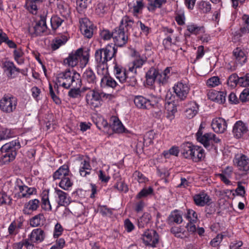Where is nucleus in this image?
I'll return each mask as SVG.
<instances>
[{
  "mask_svg": "<svg viewBox=\"0 0 249 249\" xmlns=\"http://www.w3.org/2000/svg\"><path fill=\"white\" fill-rule=\"evenodd\" d=\"M56 85L58 92V86H61L66 89L71 87L78 88L82 85L81 76L74 70L67 69L63 72L58 73L56 77Z\"/></svg>",
  "mask_w": 249,
  "mask_h": 249,
  "instance_id": "f257e3e1",
  "label": "nucleus"
},
{
  "mask_svg": "<svg viewBox=\"0 0 249 249\" xmlns=\"http://www.w3.org/2000/svg\"><path fill=\"white\" fill-rule=\"evenodd\" d=\"M18 140H15L4 144L0 148L2 154L0 158V162L6 164L14 160L17 154V151L20 148Z\"/></svg>",
  "mask_w": 249,
  "mask_h": 249,
  "instance_id": "f03ea898",
  "label": "nucleus"
},
{
  "mask_svg": "<svg viewBox=\"0 0 249 249\" xmlns=\"http://www.w3.org/2000/svg\"><path fill=\"white\" fill-rule=\"evenodd\" d=\"M117 48L112 44H108L105 48L95 51L94 56L96 63H107L112 58L115 60Z\"/></svg>",
  "mask_w": 249,
  "mask_h": 249,
  "instance_id": "7ed1b4c3",
  "label": "nucleus"
},
{
  "mask_svg": "<svg viewBox=\"0 0 249 249\" xmlns=\"http://www.w3.org/2000/svg\"><path fill=\"white\" fill-rule=\"evenodd\" d=\"M89 54L87 52H83L82 48L77 49L74 53L72 52L69 56L65 58L64 63L69 66L73 67L79 62L81 67H85L88 63Z\"/></svg>",
  "mask_w": 249,
  "mask_h": 249,
  "instance_id": "20e7f679",
  "label": "nucleus"
},
{
  "mask_svg": "<svg viewBox=\"0 0 249 249\" xmlns=\"http://www.w3.org/2000/svg\"><path fill=\"white\" fill-rule=\"evenodd\" d=\"M160 99L155 96L147 99L142 96H137L134 99V102L137 107L140 109H150L151 108H160Z\"/></svg>",
  "mask_w": 249,
  "mask_h": 249,
  "instance_id": "39448f33",
  "label": "nucleus"
},
{
  "mask_svg": "<svg viewBox=\"0 0 249 249\" xmlns=\"http://www.w3.org/2000/svg\"><path fill=\"white\" fill-rule=\"evenodd\" d=\"M196 140L208 150L213 149L215 143H218L221 142L220 139L216 137L213 133H206L203 135L200 128L196 133Z\"/></svg>",
  "mask_w": 249,
  "mask_h": 249,
  "instance_id": "423d86ee",
  "label": "nucleus"
},
{
  "mask_svg": "<svg viewBox=\"0 0 249 249\" xmlns=\"http://www.w3.org/2000/svg\"><path fill=\"white\" fill-rule=\"evenodd\" d=\"M233 165L240 171L243 172L247 175L249 171V158L242 154L237 153L233 159Z\"/></svg>",
  "mask_w": 249,
  "mask_h": 249,
  "instance_id": "0eeeda50",
  "label": "nucleus"
},
{
  "mask_svg": "<svg viewBox=\"0 0 249 249\" xmlns=\"http://www.w3.org/2000/svg\"><path fill=\"white\" fill-rule=\"evenodd\" d=\"M129 33L119 27L115 28L113 31V39L115 44L112 46L122 47L125 45L128 41Z\"/></svg>",
  "mask_w": 249,
  "mask_h": 249,
  "instance_id": "6e6552de",
  "label": "nucleus"
},
{
  "mask_svg": "<svg viewBox=\"0 0 249 249\" xmlns=\"http://www.w3.org/2000/svg\"><path fill=\"white\" fill-rule=\"evenodd\" d=\"M173 89L176 95L181 100H183L186 98L190 88L186 80H182L175 84Z\"/></svg>",
  "mask_w": 249,
  "mask_h": 249,
  "instance_id": "1a4fd4ad",
  "label": "nucleus"
},
{
  "mask_svg": "<svg viewBox=\"0 0 249 249\" xmlns=\"http://www.w3.org/2000/svg\"><path fill=\"white\" fill-rule=\"evenodd\" d=\"M17 99L10 94H4L0 100V109H16Z\"/></svg>",
  "mask_w": 249,
  "mask_h": 249,
  "instance_id": "9d476101",
  "label": "nucleus"
},
{
  "mask_svg": "<svg viewBox=\"0 0 249 249\" xmlns=\"http://www.w3.org/2000/svg\"><path fill=\"white\" fill-rule=\"evenodd\" d=\"M47 34V26L46 25V16H41L40 20L37 22L34 27V32L32 33L33 36H41L42 34Z\"/></svg>",
  "mask_w": 249,
  "mask_h": 249,
  "instance_id": "9b49d317",
  "label": "nucleus"
},
{
  "mask_svg": "<svg viewBox=\"0 0 249 249\" xmlns=\"http://www.w3.org/2000/svg\"><path fill=\"white\" fill-rule=\"evenodd\" d=\"M248 128L246 124L241 121H238L234 124L232 133L235 138L240 139L243 138L247 134Z\"/></svg>",
  "mask_w": 249,
  "mask_h": 249,
  "instance_id": "f8f14e48",
  "label": "nucleus"
},
{
  "mask_svg": "<svg viewBox=\"0 0 249 249\" xmlns=\"http://www.w3.org/2000/svg\"><path fill=\"white\" fill-rule=\"evenodd\" d=\"M142 235L143 241L152 247H155L159 241V235L154 230H148Z\"/></svg>",
  "mask_w": 249,
  "mask_h": 249,
  "instance_id": "ddd939ff",
  "label": "nucleus"
},
{
  "mask_svg": "<svg viewBox=\"0 0 249 249\" xmlns=\"http://www.w3.org/2000/svg\"><path fill=\"white\" fill-rule=\"evenodd\" d=\"M84 80L89 84L90 87H86L83 88L84 90L89 89L95 85L97 82V78L94 71L90 68L87 69L83 74Z\"/></svg>",
  "mask_w": 249,
  "mask_h": 249,
  "instance_id": "4468645a",
  "label": "nucleus"
},
{
  "mask_svg": "<svg viewBox=\"0 0 249 249\" xmlns=\"http://www.w3.org/2000/svg\"><path fill=\"white\" fill-rule=\"evenodd\" d=\"M80 29L83 35L86 37L90 38L93 35V25L87 18H83L80 21Z\"/></svg>",
  "mask_w": 249,
  "mask_h": 249,
  "instance_id": "2eb2a0df",
  "label": "nucleus"
},
{
  "mask_svg": "<svg viewBox=\"0 0 249 249\" xmlns=\"http://www.w3.org/2000/svg\"><path fill=\"white\" fill-rule=\"evenodd\" d=\"M211 126L213 131L217 133H223L227 129V123L224 119L216 118L213 119Z\"/></svg>",
  "mask_w": 249,
  "mask_h": 249,
  "instance_id": "dca6fc26",
  "label": "nucleus"
},
{
  "mask_svg": "<svg viewBox=\"0 0 249 249\" xmlns=\"http://www.w3.org/2000/svg\"><path fill=\"white\" fill-rule=\"evenodd\" d=\"M3 68L8 77L10 78H15L19 72L22 73V71L17 68L13 62H5L3 64Z\"/></svg>",
  "mask_w": 249,
  "mask_h": 249,
  "instance_id": "f3484780",
  "label": "nucleus"
},
{
  "mask_svg": "<svg viewBox=\"0 0 249 249\" xmlns=\"http://www.w3.org/2000/svg\"><path fill=\"white\" fill-rule=\"evenodd\" d=\"M46 234L43 230L37 228L33 230L29 235L30 241L33 243H41L45 239Z\"/></svg>",
  "mask_w": 249,
  "mask_h": 249,
  "instance_id": "a211bd4d",
  "label": "nucleus"
},
{
  "mask_svg": "<svg viewBox=\"0 0 249 249\" xmlns=\"http://www.w3.org/2000/svg\"><path fill=\"white\" fill-rule=\"evenodd\" d=\"M113 71L116 77L119 80L121 83H124V81L125 79V76L127 73L125 68L122 65L118 64L116 62H114Z\"/></svg>",
  "mask_w": 249,
  "mask_h": 249,
  "instance_id": "6ab92c4d",
  "label": "nucleus"
},
{
  "mask_svg": "<svg viewBox=\"0 0 249 249\" xmlns=\"http://www.w3.org/2000/svg\"><path fill=\"white\" fill-rule=\"evenodd\" d=\"M194 201L195 204L198 206H204L206 204H209L212 201L210 197L207 194L202 192L198 194L195 195L193 196Z\"/></svg>",
  "mask_w": 249,
  "mask_h": 249,
  "instance_id": "aec40b11",
  "label": "nucleus"
},
{
  "mask_svg": "<svg viewBox=\"0 0 249 249\" xmlns=\"http://www.w3.org/2000/svg\"><path fill=\"white\" fill-rule=\"evenodd\" d=\"M110 126L113 131L117 133L125 132V128L119 118L116 116H112L110 118Z\"/></svg>",
  "mask_w": 249,
  "mask_h": 249,
  "instance_id": "412c9836",
  "label": "nucleus"
},
{
  "mask_svg": "<svg viewBox=\"0 0 249 249\" xmlns=\"http://www.w3.org/2000/svg\"><path fill=\"white\" fill-rule=\"evenodd\" d=\"M57 9L64 18H67L71 14L69 6L62 0H55Z\"/></svg>",
  "mask_w": 249,
  "mask_h": 249,
  "instance_id": "4be33fe9",
  "label": "nucleus"
},
{
  "mask_svg": "<svg viewBox=\"0 0 249 249\" xmlns=\"http://www.w3.org/2000/svg\"><path fill=\"white\" fill-rule=\"evenodd\" d=\"M194 147L195 146L191 143H183L180 146L181 153L185 158L191 159L192 158V153H194V152H193Z\"/></svg>",
  "mask_w": 249,
  "mask_h": 249,
  "instance_id": "5701e85b",
  "label": "nucleus"
},
{
  "mask_svg": "<svg viewBox=\"0 0 249 249\" xmlns=\"http://www.w3.org/2000/svg\"><path fill=\"white\" fill-rule=\"evenodd\" d=\"M18 190V194L19 198H29L36 193V189L35 187H28L26 185L23 186Z\"/></svg>",
  "mask_w": 249,
  "mask_h": 249,
  "instance_id": "b1692460",
  "label": "nucleus"
},
{
  "mask_svg": "<svg viewBox=\"0 0 249 249\" xmlns=\"http://www.w3.org/2000/svg\"><path fill=\"white\" fill-rule=\"evenodd\" d=\"M97 74L101 76V83L104 82V79L108 75V66L107 63H96Z\"/></svg>",
  "mask_w": 249,
  "mask_h": 249,
  "instance_id": "393cba45",
  "label": "nucleus"
},
{
  "mask_svg": "<svg viewBox=\"0 0 249 249\" xmlns=\"http://www.w3.org/2000/svg\"><path fill=\"white\" fill-rule=\"evenodd\" d=\"M55 192L58 198V204L59 206H65L70 203V199L67 193L63 191L55 188Z\"/></svg>",
  "mask_w": 249,
  "mask_h": 249,
  "instance_id": "a878e982",
  "label": "nucleus"
},
{
  "mask_svg": "<svg viewBox=\"0 0 249 249\" xmlns=\"http://www.w3.org/2000/svg\"><path fill=\"white\" fill-rule=\"evenodd\" d=\"M158 71L154 67H151L146 73L145 78L148 85L152 86L157 80Z\"/></svg>",
  "mask_w": 249,
  "mask_h": 249,
  "instance_id": "bb28decb",
  "label": "nucleus"
},
{
  "mask_svg": "<svg viewBox=\"0 0 249 249\" xmlns=\"http://www.w3.org/2000/svg\"><path fill=\"white\" fill-rule=\"evenodd\" d=\"M133 24L134 21L133 19L128 16H125L122 18L118 27L124 29V31L129 33V30L132 29Z\"/></svg>",
  "mask_w": 249,
  "mask_h": 249,
  "instance_id": "cd10ccee",
  "label": "nucleus"
},
{
  "mask_svg": "<svg viewBox=\"0 0 249 249\" xmlns=\"http://www.w3.org/2000/svg\"><path fill=\"white\" fill-rule=\"evenodd\" d=\"M194 152V153H192V158L191 159L194 162H199L204 158V151L201 147L195 146L193 152Z\"/></svg>",
  "mask_w": 249,
  "mask_h": 249,
  "instance_id": "c85d7f7f",
  "label": "nucleus"
},
{
  "mask_svg": "<svg viewBox=\"0 0 249 249\" xmlns=\"http://www.w3.org/2000/svg\"><path fill=\"white\" fill-rule=\"evenodd\" d=\"M233 55L239 64L242 65L246 63L247 56L244 51L240 48L237 47L233 51Z\"/></svg>",
  "mask_w": 249,
  "mask_h": 249,
  "instance_id": "c756f323",
  "label": "nucleus"
},
{
  "mask_svg": "<svg viewBox=\"0 0 249 249\" xmlns=\"http://www.w3.org/2000/svg\"><path fill=\"white\" fill-rule=\"evenodd\" d=\"M129 8L132 10V12L134 16H137L141 13L144 7L143 0H136V2L133 4H128Z\"/></svg>",
  "mask_w": 249,
  "mask_h": 249,
  "instance_id": "7c9ffc66",
  "label": "nucleus"
},
{
  "mask_svg": "<svg viewBox=\"0 0 249 249\" xmlns=\"http://www.w3.org/2000/svg\"><path fill=\"white\" fill-rule=\"evenodd\" d=\"M107 96V98L108 97H111L112 95L111 94H104L103 93H100L97 90L95 89L90 90L86 95V101H90L92 99H97V100H101V98L102 97Z\"/></svg>",
  "mask_w": 249,
  "mask_h": 249,
  "instance_id": "2f4dec72",
  "label": "nucleus"
},
{
  "mask_svg": "<svg viewBox=\"0 0 249 249\" xmlns=\"http://www.w3.org/2000/svg\"><path fill=\"white\" fill-rule=\"evenodd\" d=\"M69 169L68 166L63 165L57 170L53 174V178L54 180L60 179L69 175Z\"/></svg>",
  "mask_w": 249,
  "mask_h": 249,
  "instance_id": "473e14b6",
  "label": "nucleus"
},
{
  "mask_svg": "<svg viewBox=\"0 0 249 249\" xmlns=\"http://www.w3.org/2000/svg\"><path fill=\"white\" fill-rule=\"evenodd\" d=\"M91 167L89 160H84L81 162V165L79 169V173L81 176L86 177L87 175L90 174Z\"/></svg>",
  "mask_w": 249,
  "mask_h": 249,
  "instance_id": "72a5a7b5",
  "label": "nucleus"
},
{
  "mask_svg": "<svg viewBox=\"0 0 249 249\" xmlns=\"http://www.w3.org/2000/svg\"><path fill=\"white\" fill-rule=\"evenodd\" d=\"M40 201L37 199L30 200L28 203L25 204L24 209L23 211L24 213H27L26 210L32 211H36L39 207Z\"/></svg>",
  "mask_w": 249,
  "mask_h": 249,
  "instance_id": "f704fd0d",
  "label": "nucleus"
},
{
  "mask_svg": "<svg viewBox=\"0 0 249 249\" xmlns=\"http://www.w3.org/2000/svg\"><path fill=\"white\" fill-rule=\"evenodd\" d=\"M68 40L67 36L62 35L56 37L52 44V48L53 50L58 49L61 46L64 45Z\"/></svg>",
  "mask_w": 249,
  "mask_h": 249,
  "instance_id": "c9c22d12",
  "label": "nucleus"
},
{
  "mask_svg": "<svg viewBox=\"0 0 249 249\" xmlns=\"http://www.w3.org/2000/svg\"><path fill=\"white\" fill-rule=\"evenodd\" d=\"M44 220L42 213H39L32 217L29 220L30 225L32 227H37L41 225Z\"/></svg>",
  "mask_w": 249,
  "mask_h": 249,
  "instance_id": "e433bc0d",
  "label": "nucleus"
},
{
  "mask_svg": "<svg viewBox=\"0 0 249 249\" xmlns=\"http://www.w3.org/2000/svg\"><path fill=\"white\" fill-rule=\"evenodd\" d=\"M151 216L148 213H144L138 220V226L139 228L145 227L151 220Z\"/></svg>",
  "mask_w": 249,
  "mask_h": 249,
  "instance_id": "4c0bfd02",
  "label": "nucleus"
},
{
  "mask_svg": "<svg viewBox=\"0 0 249 249\" xmlns=\"http://www.w3.org/2000/svg\"><path fill=\"white\" fill-rule=\"evenodd\" d=\"M42 208L46 211H51L52 206L49 199V192H43L41 196Z\"/></svg>",
  "mask_w": 249,
  "mask_h": 249,
  "instance_id": "58836bf2",
  "label": "nucleus"
},
{
  "mask_svg": "<svg viewBox=\"0 0 249 249\" xmlns=\"http://www.w3.org/2000/svg\"><path fill=\"white\" fill-rule=\"evenodd\" d=\"M64 20L63 19L60 18L57 15L53 16L50 19L52 29L54 31L56 30L61 25Z\"/></svg>",
  "mask_w": 249,
  "mask_h": 249,
  "instance_id": "ea45409f",
  "label": "nucleus"
},
{
  "mask_svg": "<svg viewBox=\"0 0 249 249\" xmlns=\"http://www.w3.org/2000/svg\"><path fill=\"white\" fill-rule=\"evenodd\" d=\"M168 220L170 223L179 224L182 221V218L180 213L176 210L171 213L168 217Z\"/></svg>",
  "mask_w": 249,
  "mask_h": 249,
  "instance_id": "a19ab883",
  "label": "nucleus"
},
{
  "mask_svg": "<svg viewBox=\"0 0 249 249\" xmlns=\"http://www.w3.org/2000/svg\"><path fill=\"white\" fill-rule=\"evenodd\" d=\"M187 31L191 33L197 35L204 33V28L203 26H198L196 24H190L187 26Z\"/></svg>",
  "mask_w": 249,
  "mask_h": 249,
  "instance_id": "79ce46f5",
  "label": "nucleus"
},
{
  "mask_svg": "<svg viewBox=\"0 0 249 249\" xmlns=\"http://www.w3.org/2000/svg\"><path fill=\"white\" fill-rule=\"evenodd\" d=\"M239 78L236 73L232 74L228 77L227 84L231 88H234L239 83Z\"/></svg>",
  "mask_w": 249,
  "mask_h": 249,
  "instance_id": "37998d69",
  "label": "nucleus"
},
{
  "mask_svg": "<svg viewBox=\"0 0 249 249\" xmlns=\"http://www.w3.org/2000/svg\"><path fill=\"white\" fill-rule=\"evenodd\" d=\"M197 5L199 10L203 13H207L211 10V4L209 1L202 0Z\"/></svg>",
  "mask_w": 249,
  "mask_h": 249,
  "instance_id": "c03bdc74",
  "label": "nucleus"
},
{
  "mask_svg": "<svg viewBox=\"0 0 249 249\" xmlns=\"http://www.w3.org/2000/svg\"><path fill=\"white\" fill-rule=\"evenodd\" d=\"M72 185V182L67 176L63 177L59 183V187L65 190H68Z\"/></svg>",
  "mask_w": 249,
  "mask_h": 249,
  "instance_id": "a18cd8bd",
  "label": "nucleus"
},
{
  "mask_svg": "<svg viewBox=\"0 0 249 249\" xmlns=\"http://www.w3.org/2000/svg\"><path fill=\"white\" fill-rule=\"evenodd\" d=\"M14 136V132L11 129L3 128L0 131V141L6 140Z\"/></svg>",
  "mask_w": 249,
  "mask_h": 249,
  "instance_id": "49530a36",
  "label": "nucleus"
},
{
  "mask_svg": "<svg viewBox=\"0 0 249 249\" xmlns=\"http://www.w3.org/2000/svg\"><path fill=\"white\" fill-rule=\"evenodd\" d=\"M108 10V7L103 2L97 4L95 8V13L100 16H103Z\"/></svg>",
  "mask_w": 249,
  "mask_h": 249,
  "instance_id": "de8ad7c7",
  "label": "nucleus"
},
{
  "mask_svg": "<svg viewBox=\"0 0 249 249\" xmlns=\"http://www.w3.org/2000/svg\"><path fill=\"white\" fill-rule=\"evenodd\" d=\"M179 152V149L177 146H172L168 151H165L163 154L165 158H169L171 155L178 156Z\"/></svg>",
  "mask_w": 249,
  "mask_h": 249,
  "instance_id": "09e8293b",
  "label": "nucleus"
},
{
  "mask_svg": "<svg viewBox=\"0 0 249 249\" xmlns=\"http://www.w3.org/2000/svg\"><path fill=\"white\" fill-rule=\"evenodd\" d=\"M243 20V27L240 28V32L242 34H244L249 33V16L244 15L242 17Z\"/></svg>",
  "mask_w": 249,
  "mask_h": 249,
  "instance_id": "8fccbe9b",
  "label": "nucleus"
},
{
  "mask_svg": "<svg viewBox=\"0 0 249 249\" xmlns=\"http://www.w3.org/2000/svg\"><path fill=\"white\" fill-rule=\"evenodd\" d=\"M127 73L125 76V79L124 81V83H125L126 85L128 86L134 87L137 83V80L135 77V75H129Z\"/></svg>",
  "mask_w": 249,
  "mask_h": 249,
  "instance_id": "3c124183",
  "label": "nucleus"
},
{
  "mask_svg": "<svg viewBox=\"0 0 249 249\" xmlns=\"http://www.w3.org/2000/svg\"><path fill=\"white\" fill-rule=\"evenodd\" d=\"M207 85L209 87H215L220 84V79L217 76H213L207 80Z\"/></svg>",
  "mask_w": 249,
  "mask_h": 249,
  "instance_id": "603ef678",
  "label": "nucleus"
},
{
  "mask_svg": "<svg viewBox=\"0 0 249 249\" xmlns=\"http://www.w3.org/2000/svg\"><path fill=\"white\" fill-rule=\"evenodd\" d=\"M215 102L219 104H224L226 101V93L224 91H215Z\"/></svg>",
  "mask_w": 249,
  "mask_h": 249,
  "instance_id": "864d4df0",
  "label": "nucleus"
},
{
  "mask_svg": "<svg viewBox=\"0 0 249 249\" xmlns=\"http://www.w3.org/2000/svg\"><path fill=\"white\" fill-rule=\"evenodd\" d=\"M23 54V52L19 48L16 49L14 51V59L16 61V62L19 64H21L23 63V59L21 58Z\"/></svg>",
  "mask_w": 249,
  "mask_h": 249,
  "instance_id": "5fc2aeb1",
  "label": "nucleus"
},
{
  "mask_svg": "<svg viewBox=\"0 0 249 249\" xmlns=\"http://www.w3.org/2000/svg\"><path fill=\"white\" fill-rule=\"evenodd\" d=\"M153 190L151 187H149L148 189L143 188L137 195L136 198L140 199L142 197H145L153 193Z\"/></svg>",
  "mask_w": 249,
  "mask_h": 249,
  "instance_id": "6e6d98bb",
  "label": "nucleus"
},
{
  "mask_svg": "<svg viewBox=\"0 0 249 249\" xmlns=\"http://www.w3.org/2000/svg\"><path fill=\"white\" fill-rule=\"evenodd\" d=\"M114 188L117 189L120 192H124V193L127 192L128 190L127 186L124 181H121V180L120 181L117 180L114 185Z\"/></svg>",
  "mask_w": 249,
  "mask_h": 249,
  "instance_id": "4d7b16f0",
  "label": "nucleus"
},
{
  "mask_svg": "<svg viewBox=\"0 0 249 249\" xmlns=\"http://www.w3.org/2000/svg\"><path fill=\"white\" fill-rule=\"evenodd\" d=\"M205 211L207 217L210 216L211 215L213 214L216 211L215 205L212 204V201L208 204H206Z\"/></svg>",
  "mask_w": 249,
  "mask_h": 249,
  "instance_id": "13d9d810",
  "label": "nucleus"
},
{
  "mask_svg": "<svg viewBox=\"0 0 249 249\" xmlns=\"http://www.w3.org/2000/svg\"><path fill=\"white\" fill-rule=\"evenodd\" d=\"M80 87L72 88L68 92V95L73 98H79L81 97Z\"/></svg>",
  "mask_w": 249,
  "mask_h": 249,
  "instance_id": "bf43d9fd",
  "label": "nucleus"
},
{
  "mask_svg": "<svg viewBox=\"0 0 249 249\" xmlns=\"http://www.w3.org/2000/svg\"><path fill=\"white\" fill-rule=\"evenodd\" d=\"M168 76L164 74L162 72L157 74V81L162 86L166 84L168 82Z\"/></svg>",
  "mask_w": 249,
  "mask_h": 249,
  "instance_id": "052dcab7",
  "label": "nucleus"
},
{
  "mask_svg": "<svg viewBox=\"0 0 249 249\" xmlns=\"http://www.w3.org/2000/svg\"><path fill=\"white\" fill-rule=\"evenodd\" d=\"M133 177L140 183H144L148 181L147 178L139 171H136L133 173Z\"/></svg>",
  "mask_w": 249,
  "mask_h": 249,
  "instance_id": "680f3d73",
  "label": "nucleus"
},
{
  "mask_svg": "<svg viewBox=\"0 0 249 249\" xmlns=\"http://www.w3.org/2000/svg\"><path fill=\"white\" fill-rule=\"evenodd\" d=\"M238 84L243 87L249 86V73L239 78Z\"/></svg>",
  "mask_w": 249,
  "mask_h": 249,
  "instance_id": "e2e57ef3",
  "label": "nucleus"
},
{
  "mask_svg": "<svg viewBox=\"0 0 249 249\" xmlns=\"http://www.w3.org/2000/svg\"><path fill=\"white\" fill-rule=\"evenodd\" d=\"M239 100L242 102L244 103L249 101V89H245L239 96Z\"/></svg>",
  "mask_w": 249,
  "mask_h": 249,
  "instance_id": "0e129e2a",
  "label": "nucleus"
},
{
  "mask_svg": "<svg viewBox=\"0 0 249 249\" xmlns=\"http://www.w3.org/2000/svg\"><path fill=\"white\" fill-rule=\"evenodd\" d=\"M147 58L145 57L139 56L133 61V64L136 68H140L146 61Z\"/></svg>",
  "mask_w": 249,
  "mask_h": 249,
  "instance_id": "69168bd1",
  "label": "nucleus"
},
{
  "mask_svg": "<svg viewBox=\"0 0 249 249\" xmlns=\"http://www.w3.org/2000/svg\"><path fill=\"white\" fill-rule=\"evenodd\" d=\"M165 2V0H148V4L154 8H160Z\"/></svg>",
  "mask_w": 249,
  "mask_h": 249,
  "instance_id": "338daca9",
  "label": "nucleus"
},
{
  "mask_svg": "<svg viewBox=\"0 0 249 249\" xmlns=\"http://www.w3.org/2000/svg\"><path fill=\"white\" fill-rule=\"evenodd\" d=\"M104 81L107 87H109L112 88H115L118 85L116 81L110 76H107L104 79Z\"/></svg>",
  "mask_w": 249,
  "mask_h": 249,
  "instance_id": "774afa93",
  "label": "nucleus"
}]
</instances>
